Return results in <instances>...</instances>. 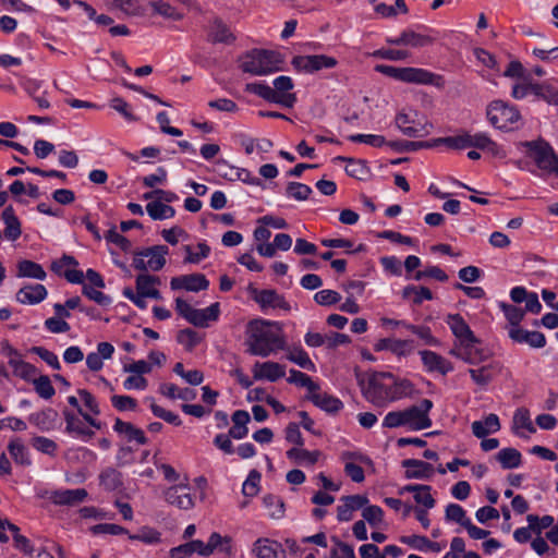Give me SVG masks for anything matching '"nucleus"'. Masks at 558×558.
<instances>
[{"mask_svg":"<svg viewBox=\"0 0 558 558\" xmlns=\"http://www.w3.org/2000/svg\"><path fill=\"white\" fill-rule=\"evenodd\" d=\"M526 520L530 524V529L532 532H534L537 535H541L542 531L551 526L554 524V517L551 515H544L542 518H538L536 514H529L526 517Z\"/></svg>","mask_w":558,"mask_h":558,"instance_id":"obj_58","label":"nucleus"},{"mask_svg":"<svg viewBox=\"0 0 558 558\" xmlns=\"http://www.w3.org/2000/svg\"><path fill=\"white\" fill-rule=\"evenodd\" d=\"M248 291L252 299L260 306L263 311L268 308H279L284 312H289L291 310V306L289 302L286 301L284 296L279 294L274 289L259 290L257 288L250 287Z\"/></svg>","mask_w":558,"mask_h":558,"instance_id":"obj_11","label":"nucleus"},{"mask_svg":"<svg viewBox=\"0 0 558 558\" xmlns=\"http://www.w3.org/2000/svg\"><path fill=\"white\" fill-rule=\"evenodd\" d=\"M263 504L268 510V515L271 519L279 520L284 515V502L283 500L272 494L265 495L263 497Z\"/></svg>","mask_w":558,"mask_h":558,"instance_id":"obj_43","label":"nucleus"},{"mask_svg":"<svg viewBox=\"0 0 558 558\" xmlns=\"http://www.w3.org/2000/svg\"><path fill=\"white\" fill-rule=\"evenodd\" d=\"M446 324L449 326L451 332L453 333L456 338L454 341H463L476 337L471 330L469 324L460 314L447 315Z\"/></svg>","mask_w":558,"mask_h":558,"instance_id":"obj_26","label":"nucleus"},{"mask_svg":"<svg viewBox=\"0 0 558 558\" xmlns=\"http://www.w3.org/2000/svg\"><path fill=\"white\" fill-rule=\"evenodd\" d=\"M160 280L156 276L151 275H138L136 278V291L142 295H146L150 299L160 300V292L154 288L155 284H159Z\"/></svg>","mask_w":558,"mask_h":558,"instance_id":"obj_32","label":"nucleus"},{"mask_svg":"<svg viewBox=\"0 0 558 558\" xmlns=\"http://www.w3.org/2000/svg\"><path fill=\"white\" fill-rule=\"evenodd\" d=\"M524 428L530 433H535L536 429L531 421L530 411L525 408H519L513 415V429Z\"/></svg>","mask_w":558,"mask_h":558,"instance_id":"obj_56","label":"nucleus"},{"mask_svg":"<svg viewBox=\"0 0 558 558\" xmlns=\"http://www.w3.org/2000/svg\"><path fill=\"white\" fill-rule=\"evenodd\" d=\"M252 553L257 558H286L282 545L277 541L266 537L257 538L254 542Z\"/></svg>","mask_w":558,"mask_h":558,"instance_id":"obj_18","label":"nucleus"},{"mask_svg":"<svg viewBox=\"0 0 558 558\" xmlns=\"http://www.w3.org/2000/svg\"><path fill=\"white\" fill-rule=\"evenodd\" d=\"M362 517L372 527H379L384 521V511L379 506H364Z\"/></svg>","mask_w":558,"mask_h":558,"instance_id":"obj_52","label":"nucleus"},{"mask_svg":"<svg viewBox=\"0 0 558 558\" xmlns=\"http://www.w3.org/2000/svg\"><path fill=\"white\" fill-rule=\"evenodd\" d=\"M314 300L322 306H330L341 301V295L335 290H320L315 293Z\"/></svg>","mask_w":558,"mask_h":558,"instance_id":"obj_63","label":"nucleus"},{"mask_svg":"<svg viewBox=\"0 0 558 558\" xmlns=\"http://www.w3.org/2000/svg\"><path fill=\"white\" fill-rule=\"evenodd\" d=\"M307 399L311 400L316 407L328 413H337L343 407L341 400L331 395H328L327 392H320L319 390H315V392L308 395Z\"/></svg>","mask_w":558,"mask_h":558,"instance_id":"obj_28","label":"nucleus"},{"mask_svg":"<svg viewBox=\"0 0 558 558\" xmlns=\"http://www.w3.org/2000/svg\"><path fill=\"white\" fill-rule=\"evenodd\" d=\"M253 374L255 379H267L269 381H276L286 375V367L276 362H256L253 367Z\"/></svg>","mask_w":558,"mask_h":558,"instance_id":"obj_24","label":"nucleus"},{"mask_svg":"<svg viewBox=\"0 0 558 558\" xmlns=\"http://www.w3.org/2000/svg\"><path fill=\"white\" fill-rule=\"evenodd\" d=\"M471 147L487 151L495 157L504 156L500 146L485 133L471 135Z\"/></svg>","mask_w":558,"mask_h":558,"instance_id":"obj_34","label":"nucleus"},{"mask_svg":"<svg viewBox=\"0 0 558 558\" xmlns=\"http://www.w3.org/2000/svg\"><path fill=\"white\" fill-rule=\"evenodd\" d=\"M375 71L403 83L433 85L438 88H444L446 85L444 76L422 68H397L387 64H377Z\"/></svg>","mask_w":558,"mask_h":558,"instance_id":"obj_3","label":"nucleus"},{"mask_svg":"<svg viewBox=\"0 0 558 558\" xmlns=\"http://www.w3.org/2000/svg\"><path fill=\"white\" fill-rule=\"evenodd\" d=\"M35 391L44 399H50L54 396L56 390L48 376L41 375L33 379Z\"/></svg>","mask_w":558,"mask_h":558,"instance_id":"obj_57","label":"nucleus"},{"mask_svg":"<svg viewBox=\"0 0 558 558\" xmlns=\"http://www.w3.org/2000/svg\"><path fill=\"white\" fill-rule=\"evenodd\" d=\"M247 352L262 357L269 356L286 345L280 324L255 319L247 325Z\"/></svg>","mask_w":558,"mask_h":558,"instance_id":"obj_1","label":"nucleus"},{"mask_svg":"<svg viewBox=\"0 0 558 558\" xmlns=\"http://www.w3.org/2000/svg\"><path fill=\"white\" fill-rule=\"evenodd\" d=\"M449 354L471 365L481 364L489 356L488 351L482 348V341L477 337L453 341Z\"/></svg>","mask_w":558,"mask_h":558,"instance_id":"obj_7","label":"nucleus"},{"mask_svg":"<svg viewBox=\"0 0 558 558\" xmlns=\"http://www.w3.org/2000/svg\"><path fill=\"white\" fill-rule=\"evenodd\" d=\"M100 485L106 490L112 492L122 486V474L113 468L104 470L100 475Z\"/></svg>","mask_w":558,"mask_h":558,"instance_id":"obj_42","label":"nucleus"},{"mask_svg":"<svg viewBox=\"0 0 558 558\" xmlns=\"http://www.w3.org/2000/svg\"><path fill=\"white\" fill-rule=\"evenodd\" d=\"M393 374L375 372L369 375L367 385L362 388L364 398L375 407L383 408L392 402Z\"/></svg>","mask_w":558,"mask_h":558,"instance_id":"obj_5","label":"nucleus"},{"mask_svg":"<svg viewBox=\"0 0 558 558\" xmlns=\"http://www.w3.org/2000/svg\"><path fill=\"white\" fill-rule=\"evenodd\" d=\"M487 119L496 129L513 130L521 118L519 110L514 106L502 100H494L487 107Z\"/></svg>","mask_w":558,"mask_h":558,"instance_id":"obj_6","label":"nucleus"},{"mask_svg":"<svg viewBox=\"0 0 558 558\" xmlns=\"http://www.w3.org/2000/svg\"><path fill=\"white\" fill-rule=\"evenodd\" d=\"M110 108L119 112L126 121L134 122L137 120L130 105L121 97H114L110 100Z\"/></svg>","mask_w":558,"mask_h":558,"instance_id":"obj_59","label":"nucleus"},{"mask_svg":"<svg viewBox=\"0 0 558 558\" xmlns=\"http://www.w3.org/2000/svg\"><path fill=\"white\" fill-rule=\"evenodd\" d=\"M8 450L16 463L22 465L31 464L27 448L24 446L21 439H12L8 445Z\"/></svg>","mask_w":558,"mask_h":558,"instance_id":"obj_45","label":"nucleus"},{"mask_svg":"<svg viewBox=\"0 0 558 558\" xmlns=\"http://www.w3.org/2000/svg\"><path fill=\"white\" fill-rule=\"evenodd\" d=\"M260 474L256 470H252L243 483L242 493L245 497H254L259 490Z\"/></svg>","mask_w":558,"mask_h":558,"instance_id":"obj_61","label":"nucleus"},{"mask_svg":"<svg viewBox=\"0 0 558 558\" xmlns=\"http://www.w3.org/2000/svg\"><path fill=\"white\" fill-rule=\"evenodd\" d=\"M471 428L475 437L484 438L488 434L496 433L500 429L499 417L490 413L483 421H474Z\"/></svg>","mask_w":558,"mask_h":558,"instance_id":"obj_30","label":"nucleus"},{"mask_svg":"<svg viewBox=\"0 0 558 558\" xmlns=\"http://www.w3.org/2000/svg\"><path fill=\"white\" fill-rule=\"evenodd\" d=\"M169 253L168 246L155 245L142 251V255L147 258V268L154 271L160 270L166 265V255Z\"/></svg>","mask_w":558,"mask_h":558,"instance_id":"obj_29","label":"nucleus"},{"mask_svg":"<svg viewBox=\"0 0 558 558\" xmlns=\"http://www.w3.org/2000/svg\"><path fill=\"white\" fill-rule=\"evenodd\" d=\"M501 311L504 312L508 323L510 324V328L520 327V323L523 320L525 311L520 307H517L512 304L500 303L499 304Z\"/></svg>","mask_w":558,"mask_h":558,"instance_id":"obj_51","label":"nucleus"},{"mask_svg":"<svg viewBox=\"0 0 558 558\" xmlns=\"http://www.w3.org/2000/svg\"><path fill=\"white\" fill-rule=\"evenodd\" d=\"M284 59L280 52L265 49H254L246 54L241 69L253 75H268L281 71Z\"/></svg>","mask_w":558,"mask_h":558,"instance_id":"obj_4","label":"nucleus"},{"mask_svg":"<svg viewBox=\"0 0 558 558\" xmlns=\"http://www.w3.org/2000/svg\"><path fill=\"white\" fill-rule=\"evenodd\" d=\"M207 40L211 44L231 45L235 41V36L220 17H215L209 25Z\"/></svg>","mask_w":558,"mask_h":558,"instance_id":"obj_19","label":"nucleus"},{"mask_svg":"<svg viewBox=\"0 0 558 558\" xmlns=\"http://www.w3.org/2000/svg\"><path fill=\"white\" fill-rule=\"evenodd\" d=\"M150 7L154 12L159 15H162L168 19H172L174 21H180L182 19V14L179 13L171 4L165 1H153L150 2Z\"/></svg>","mask_w":558,"mask_h":558,"instance_id":"obj_60","label":"nucleus"},{"mask_svg":"<svg viewBox=\"0 0 558 558\" xmlns=\"http://www.w3.org/2000/svg\"><path fill=\"white\" fill-rule=\"evenodd\" d=\"M88 497L85 488L57 489L50 493L49 499L56 506L75 507Z\"/></svg>","mask_w":558,"mask_h":558,"instance_id":"obj_14","label":"nucleus"},{"mask_svg":"<svg viewBox=\"0 0 558 558\" xmlns=\"http://www.w3.org/2000/svg\"><path fill=\"white\" fill-rule=\"evenodd\" d=\"M320 456L318 450L308 451L299 447L291 448L287 451V457L301 465H314Z\"/></svg>","mask_w":558,"mask_h":558,"instance_id":"obj_35","label":"nucleus"},{"mask_svg":"<svg viewBox=\"0 0 558 558\" xmlns=\"http://www.w3.org/2000/svg\"><path fill=\"white\" fill-rule=\"evenodd\" d=\"M529 147L530 156L542 170L551 172L558 170V156L553 147L545 141H532L524 144Z\"/></svg>","mask_w":558,"mask_h":558,"instance_id":"obj_8","label":"nucleus"},{"mask_svg":"<svg viewBox=\"0 0 558 558\" xmlns=\"http://www.w3.org/2000/svg\"><path fill=\"white\" fill-rule=\"evenodd\" d=\"M387 145H389L393 150L398 153L415 151L423 148L435 147L434 140L426 142L392 141L388 142Z\"/></svg>","mask_w":558,"mask_h":558,"instance_id":"obj_48","label":"nucleus"},{"mask_svg":"<svg viewBox=\"0 0 558 558\" xmlns=\"http://www.w3.org/2000/svg\"><path fill=\"white\" fill-rule=\"evenodd\" d=\"M433 402L429 399H423L420 404L411 405L403 410L405 426L412 430H422L429 428L433 424L429 412Z\"/></svg>","mask_w":558,"mask_h":558,"instance_id":"obj_9","label":"nucleus"},{"mask_svg":"<svg viewBox=\"0 0 558 558\" xmlns=\"http://www.w3.org/2000/svg\"><path fill=\"white\" fill-rule=\"evenodd\" d=\"M292 65L296 71L315 73L324 69H332L338 64L336 58L326 54L295 56Z\"/></svg>","mask_w":558,"mask_h":558,"instance_id":"obj_10","label":"nucleus"},{"mask_svg":"<svg viewBox=\"0 0 558 558\" xmlns=\"http://www.w3.org/2000/svg\"><path fill=\"white\" fill-rule=\"evenodd\" d=\"M342 505L337 507V519L340 522H348L353 518V512L364 508L368 498L364 495H350L341 498Z\"/></svg>","mask_w":558,"mask_h":558,"instance_id":"obj_15","label":"nucleus"},{"mask_svg":"<svg viewBox=\"0 0 558 558\" xmlns=\"http://www.w3.org/2000/svg\"><path fill=\"white\" fill-rule=\"evenodd\" d=\"M8 354L10 356L9 365L12 367L13 374L24 380H33L37 374V368L23 361L20 353L11 347L8 348Z\"/></svg>","mask_w":558,"mask_h":558,"instance_id":"obj_20","label":"nucleus"},{"mask_svg":"<svg viewBox=\"0 0 558 558\" xmlns=\"http://www.w3.org/2000/svg\"><path fill=\"white\" fill-rule=\"evenodd\" d=\"M331 539L336 547L331 549L330 558H355V554L351 545L339 541L337 537H332Z\"/></svg>","mask_w":558,"mask_h":558,"instance_id":"obj_64","label":"nucleus"},{"mask_svg":"<svg viewBox=\"0 0 558 558\" xmlns=\"http://www.w3.org/2000/svg\"><path fill=\"white\" fill-rule=\"evenodd\" d=\"M496 459L502 469H514L520 466L522 463V456L515 448L501 449L497 453Z\"/></svg>","mask_w":558,"mask_h":558,"instance_id":"obj_38","label":"nucleus"},{"mask_svg":"<svg viewBox=\"0 0 558 558\" xmlns=\"http://www.w3.org/2000/svg\"><path fill=\"white\" fill-rule=\"evenodd\" d=\"M201 340L202 338L198 333L190 328L182 329L177 335V341L189 352H191L201 342Z\"/></svg>","mask_w":558,"mask_h":558,"instance_id":"obj_53","label":"nucleus"},{"mask_svg":"<svg viewBox=\"0 0 558 558\" xmlns=\"http://www.w3.org/2000/svg\"><path fill=\"white\" fill-rule=\"evenodd\" d=\"M290 376L288 377V383L294 384L300 387H305L308 390V393L315 392V390H319L318 384L312 380V378L296 369H290Z\"/></svg>","mask_w":558,"mask_h":558,"instance_id":"obj_50","label":"nucleus"},{"mask_svg":"<svg viewBox=\"0 0 558 558\" xmlns=\"http://www.w3.org/2000/svg\"><path fill=\"white\" fill-rule=\"evenodd\" d=\"M57 412L52 409H46L29 415V422L40 430H49L52 428Z\"/></svg>","mask_w":558,"mask_h":558,"instance_id":"obj_39","label":"nucleus"},{"mask_svg":"<svg viewBox=\"0 0 558 558\" xmlns=\"http://www.w3.org/2000/svg\"><path fill=\"white\" fill-rule=\"evenodd\" d=\"M2 220L5 225L4 228V236L8 240L15 241L21 236V222L15 215V211L12 206H8L2 211Z\"/></svg>","mask_w":558,"mask_h":558,"instance_id":"obj_31","label":"nucleus"},{"mask_svg":"<svg viewBox=\"0 0 558 558\" xmlns=\"http://www.w3.org/2000/svg\"><path fill=\"white\" fill-rule=\"evenodd\" d=\"M402 466L405 469V478L428 480L434 474V466L425 461L417 459H407L402 461Z\"/></svg>","mask_w":558,"mask_h":558,"instance_id":"obj_22","label":"nucleus"},{"mask_svg":"<svg viewBox=\"0 0 558 558\" xmlns=\"http://www.w3.org/2000/svg\"><path fill=\"white\" fill-rule=\"evenodd\" d=\"M391 393L392 402L411 397L414 393V385L407 378H398L393 375Z\"/></svg>","mask_w":558,"mask_h":558,"instance_id":"obj_41","label":"nucleus"},{"mask_svg":"<svg viewBox=\"0 0 558 558\" xmlns=\"http://www.w3.org/2000/svg\"><path fill=\"white\" fill-rule=\"evenodd\" d=\"M32 446L37 451L54 457L58 450V445L54 440L44 437L36 436L32 438Z\"/></svg>","mask_w":558,"mask_h":558,"instance_id":"obj_55","label":"nucleus"},{"mask_svg":"<svg viewBox=\"0 0 558 558\" xmlns=\"http://www.w3.org/2000/svg\"><path fill=\"white\" fill-rule=\"evenodd\" d=\"M294 84L290 76L281 75L274 80V87L260 83H248L245 90L253 93L260 98L281 105L287 108H292L296 102V96L290 93Z\"/></svg>","mask_w":558,"mask_h":558,"instance_id":"obj_2","label":"nucleus"},{"mask_svg":"<svg viewBox=\"0 0 558 558\" xmlns=\"http://www.w3.org/2000/svg\"><path fill=\"white\" fill-rule=\"evenodd\" d=\"M147 214L154 220H163L172 218L175 215V210L172 206L163 204L161 202H150L146 206Z\"/></svg>","mask_w":558,"mask_h":558,"instance_id":"obj_40","label":"nucleus"},{"mask_svg":"<svg viewBox=\"0 0 558 558\" xmlns=\"http://www.w3.org/2000/svg\"><path fill=\"white\" fill-rule=\"evenodd\" d=\"M509 338L517 343H525L535 349L543 348L546 344L544 333L539 331H529L521 327L510 328Z\"/></svg>","mask_w":558,"mask_h":558,"instance_id":"obj_23","label":"nucleus"},{"mask_svg":"<svg viewBox=\"0 0 558 558\" xmlns=\"http://www.w3.org/2000/svg\"><path fill=\"white\" fill-rule=\"evenodd\" d=\"M286 193L289 197L294 198L295 201L303 202L308 199L312 194V189L300 182H289L286 189Z\"/></svg>","mask_w":558,"mask_h":558,"instance_id":"obj_54","label":"nucleus"},{"mask_svg":"<svg viewBox=\"0 0 558 558\" xmlns=\"http://www.w3.org/2000/svg\"><path fill=\"white\" fill-rule=\"evenodd\" d=\"M172 290L185 289L186 291L197 292L206 290L209 281L203 274H191L173 277L170 282Z\"/></svg>","mask_w":558,"mask_h":558,"instance_id":"obj_16","label":"nucleus"},{"mask_svg":"<svg viewBox=\"0 0 558 558\" xmlns=\"http://www.w3.org/2000/svg\"><path fill=\"white\" fill-rule=\"evenodd\" d=\"M446 519L448 521H453L465 526V522L470 521L469 518H466V513L464 509L458 505V504H449L446 508Z\"/></svg>","mask_w":558,"mask_h":558,"instance_id":"obj_62","label":"nucleus"},{"mask_svg":"<svg viewBox=\"0 0 558 558\" xmlns=\"http://www.w3.org/2000/svg\"><path fill=\"white\" fill-rule=\"evenodd\" d=\"M501 364L497 361H493L478 368H470L468 373L476 385L485 387L501 373Z\"/></svg>","mask_w":558,"mask_h":558,"instance_id":"obj_21","label":"nucleus"},{"mask_svg":"<svg viewBox=\"0 0 558 558\" xmlns=\"http://www.w3.org/2000/svg\"><path fill=\"white\" fill-rule=\"evenodd\" d=\"M17 277L44 280L46 278V271L39 264L33 260L24 259L17 264Z\"/></svg>","mask_w":558,"mask_h":558,"instance_id":"obj_37","label":"nucleus"},{"mask_svg":"<svg viewBox=\"0 0 558 558\" xmlns=\"http://www.w3.org/2000/svg\"><path fill=\"white\" fill-rule=\"evenodd\" d=\"M287 359L310 372H314L316 369L315 364L312 362L308 354L300 347L289 349Z\"/></svg>","mask_w":558,"mask_h":558,"instance_id":"obj_47","label":"nucleus"},{"mask_svg":"<svg viewBox=\"0 0 558 558\" xmlns=\"http://www.w3.org/2000/svg\"><path fill=\"white\" fill-rule=\"evenodd\" d=\"M374 349L375 351L389 350L398 356H407L413 352V341L384 338L375 343Z\"/></svg>","mask_w":558,"mask_h":558,"instance_id":"obj_25","label":"nucleus"},{"mask_svg":"<svg viewBox=\"0 0 558 558\" xmlns=\"http://www.w3.org/2000/svg\"><path fill=\"white\" fill-rule=\"evenodd\" d=\"M435 147L445 144L452 149H464L471 147V134L463 133L456 136L439 137L434 140Z\"/></svg>","mask_w":558,"mask_h":558,"instance_id":"obj_44","label":"nucleus"},{"mask_svg":"<svg viewBox=\"0 0 558 558\" xmlns=\"http://www.w3.org/2000/svg\"><path fill=\"white\" fill-rule=\"evenodd\" d=\"M337 159L348 162V165L345 166V172L348 175L352 178L362 180L368 173V168L365 161L361 159H353L341 156L337 157Z\"/></svg>","mask_w":558,"mask_h":558,"instance_id":"obj_46","label":"nucleus"},{"mask_svg":"<svg viewBox=\"0 0 558 558\" xmlns=\"http://www.w3.org/2000/svg\"><path fill=\"white\" fill-rule=\"evenodd\" d=\"M47 290L45 286L36 283L21 288L16 293V301L22 304H37L45 300Z\"/></svg>","mask_w":558,"mask_h":558,"instance_id":"obj_27","label":"nucleus"},{"mask_svg":"<svg viewBox=\"0 0 558 558\" xmlns=\"http://www.w3.org/2000/svg\"><path fill=\"white\" fill-rule=\"evenodd\" d=\"M418 353L421 355L422 363L427 372H437L440 373L441 375H447L448 373L453 371L452 363L446 360L440 354L429 350H422Z\"/></svg>","mask_w":558,"mask_h":558,"instance_id":"obj_17","label":"nucleus"},{"mask_svg":"<svg viewBox=\"0 0 558 558\" xmlns=\"http://www.w3.org/2000/svg\"><path fill=\"white\" fill-rule=\"evenodd\" d=\"M386 41L393 46H407L420 49L433 45L435 38L429 35L416 33L413 29H404L399 36L389 37Z\"/></svg>","mask_w":558,"mask_h":558,"instance_id":"obj_13","label":"nucleus"},{"mask_svg":"<svg viewBox=\"0 0 558 558\" xmlns=\"http://www.w3.org/2000/svg\"><path fill=\"white\" fill-rule=\"evenodd\" d=\"M113 429L118 434H124L129 441H136L138 445H145L147 442L144 432L135 427L132 423L117 418Z\"/></svg>","mask_w":558,"mask_h":558,"instance_id":"obj_33","label":"nucleus"},{"mask_svg":"<svg viewBox=\"0 0 558 558\" xmlns=\"http://www.w3.org/2000/svg\"><path fill=\"white\" fill-rule=\"evenodd\" d=\"M63 415L66 423V433H75L86 438H92L95 435V433L90 428L86 427L83 421H81L74 413L65 410Z\"/></svg>","mask_w":558,"mask_h":558,"instance_id":"obj_36","label":"nucleus"},{"mask_svg":"<svg viewBox=\"0 0 558 558\" xmlns=\"http://www.w3.org/2000/svg\"><path fill=\"white\" fill-rule=\"evenodd\" d=\"M404 299H413V303L420 305L424 300H433L432 291L426 287L408 286L402 291Z\"/></svg>","mask_w":558,"mask_h":558,"instance_id":"obj_49","label":"nucleus"},{"mask_svg":"<svg viewBox=\"0 0 558 558\" xmlns=\"http://www.w3.org/2000/svg\"><path fill=\"white\" fill-rule=\"evenodd\" d=\"M163 498L169 505L181 510H190L195 506L191 487L186 484H175L168 487L163 492Z\"/></svg>","mask_w":558,"mask_h":558,"instance_id":"obj_12","label":"nucleus"}]
</instances>
